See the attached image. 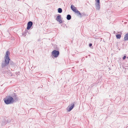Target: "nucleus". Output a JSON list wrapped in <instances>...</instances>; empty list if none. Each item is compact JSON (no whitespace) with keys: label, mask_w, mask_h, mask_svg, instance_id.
Listing matches in <instances>:
<instances>
[{"label":"nucleus","mask_w":128,"mask_h":128,"mask_svg":"<svg viewBox=\"0 0 128 128\" xmlns=\"http://www.w3.org/2000/svg\"><path fill=\"white\" fill-rule=\"evenodd\" d=\"M74 102L72 103L70 106L69 105L67 108V110L68 112L70 111L74 108Z\"/></svg>","instance_id":"obj_4"},{"label":"nucleus","mask_w":128,"mask_h":128,"mask_svg":"<svg viewBox=\"0 0 128 128\" xmlns=\"http://www.w3.org/2000/svg\"><path fill=\"white\" fill-rule=\"evenodd\" d=\"M77 14V15L80 17V18H81V14L82 13H81L80 11L78 10L76 12Z\"/></svg>","instance_id":"obj_9"},{"label":"nucleus","mask_w":128,"mask_h":128,"mask_svg":"<svg viewBox=\"0 0 128 128\" xmlns=\"http://www.w3.org/2000/svg\"><path fill=\"white\" fill-rule=\"evenodd\" d=\"M71 18V16L70 14H68L67 15L66 19L68 20H69Z\"/></svg>","instance_id":"obj_11"},{"label":"nucleus","mask_w":128,"mask_h":128,"mask_svg":"<svg viewBox=\"0 0 128 128\" xmlns=\"http://www.w3.org/2000/svg\"><path fill=\"white\" fill-rule=\"evenodd\" d=\"M126 56H124L122 58V59L123 60H125V58H126Z\"/></svg>","instance_id":"obj_17"},{"label":"nucleus","mask_w":128,"mask_h":128,"mask_svg":"<svg viewBox=\"0 0 128 128\" xmlns=\"http://www.w3.org/2000/svg\"><path fill=\"white\" fill-rule=\"evenodd\" d=\"M9 64H10V65L12 66H14L15 65L13 61L12 60H10L9 62Z\"/></svg>","instance_id":"obj_12"},{"label":"nucleus","mask_w":128,"mask_h":128,"mask_svg":"<svg viewBox=\"0 0 128 128\" xmlns=\"http://www.w3.org/2000/svg\"><path fill=\"white\" fill-rule=\"evenodd\" d=\"M28 32V30H26L24 31V32L22 34V35L24 36V37H25L26 36Z\"/></svg>","instance_id":"obj_13"},{"label":"nucleus","mask_w":128,"mask_h":128,"mask_svg":"<svg viewBox=\"0 0 128 128\" xmlns=\"http://www.w3.org/2000/svg\"><path fill=\"white\" fill-rule=\"evenodd\" d=\"M9 122V120H8V121H7L6 120H5V123L6 124L7 122Z\"/></svg>","instance_id":"obj_19"},{"label":"nucleus","mask_w":128,"mask_h":128,"mask_svg":"<svg viewBox=\"0 0 128 128\" xmlns=\"http://www.w3.org/2000/svg\"><path fill=\"white\" fill-rule=\"evenodd\" d=\"M33 22L31 21H29L28 23L26 29L27 30H29L32 26Z\"/></svg>","instance_id":"obj_6"},{"label":"nucleus","mask_w":128,"mask_h":128,"mask_svg":"<svg viewBox=\"0 0 128 128\" xmlns=\"http://www.w3.org/2000/svg\"><path fill=\"white\" fill-rule=\"evenodd\" d=\"M9 73L10 74V75L11 76L12 75V74L11 73V72H9Z\"/></svg>","instance_id":"obj_20"},{"label":"nucleus","mask_w":128,"mask_h":128,"mask_svg":"<svg viewBox=\"0 0 128 128\" xmlns=\"http://www.w3.org/2000/svg\"><path fill=\"white\" fill-rule=\"evenodd\" d=\"M14 96H7L4 99V102L6 104H13L16 102L15 100L17 98L16 95L14 93Z\"/></svg>","instance_id":"obj_1"},{"label":"nucleus","mask_w":128,"mask_h":128,"mask_svg":"<svg viewBox=\"0 0 128 128\" xmlns=\"http://www.w3.org/2000/svg\"><path fill=\"white\" fill-rule=\"evenodd\" d=\"M127 58H128V56L127 57Z\"/></svg>","instance_id":"obj_21"},{"label":"nucleus","mask_w":128,"mask_h":128,"mask_svg":"<svg viewBox=\"0 0 128 128\" xmlns=\"http://www.w3.org/2000/svg\"><path fill=\"white\" fill-rule=\"evenodd\" d=\"M124 39L125 41L128 40V33L125 35Z\"/></svg>","instance_id":"obj_10"},{"label":"nucleus","mask_w":128,"mask_h":128,"mask_svg":"<svg viewBox=\"0 0 128 128\" xmlns=\"http://www.w3.org/2000/svg\"><path fill=\"white\" fill-rule=\"evenodd\" d=\"M62 12V9L61 8H58V12L59 13H61Z\"/></svg>","instance_id":"obj_14"},{"label":"nucleus","mask_w":128,"mask_h":128,"mask_svg":"<svg viewBox=\"0 0 128 128\" xmlns=\"http://www.w3.org/2000/svg\"><path fill=\"white\" fill-rule=\"evenodd\" d=\"M52 54L54 58H57L59 54V52L58 50H54L52 52Z\"/></svg>","instance_id":"obj_3"},{"label":"nucleus","mask_w":128,"mask_h":128,"mask_svg":"<svg viewBox=\"0 0 128 128\" xmlns=\"http://www.w3.org/2000/svg\"><path fill=\"white\" fill-rule=\"evenodd\" d=\"M96 2V8L97 10H99L100 8V0H95Z\"/></svg>","instance_id":"obj_5"},{"label":"nucleus","mask_w":128,"mask_h":128,"mask_svg":"<svg viewBox=\"0 0 128 128\" xmlns=\"http://www.w3.org/2000/svg\"><path fill=\"white\" fill-rule=\"evenodd\" d=\"M87 16L86 14H85L84 12L82 13L81 18L84 16Z\"/></svg>","instance_id":"obj_15"},{"label":"nucleus","mask_w":128,"mask_h":128,"mask_svg":"<svg viewBox=\"0 0 128 128\" xmlns=\"http://www.w3.org/2000/svg\"><path fill=\"white\" fill-rule=\"evenodd\" d=\"M92 44L91 43L89 44V46L90 47H91V46H92Z\"/></svg>","instance_id":"obj_18"},{"label":"nucleus","mask_w":128,"mask_h":128,"mask_svg":"<svg viewBox=\"0 0 128 128\" xmlns=\"http://www.w3.org/2000/svg\"><path fill=\"white\" fill-rule=\"evenodd\" d=\"M116 38L120 39L121 37V35L120 34H117L116 35Z\"/></svg>","instance_id":"obj_16"},{"label":"nucleus","mask_w":128,"mask_h":128,"mask_svg":"<svg viewBox=\"0 0 128 128\" xmlns=\"http://www.w3.org/2000/svg\"><path fill=\"white\" fill-rule=\"evenodd\" d=\"M10 54V52L9 51L7 50L4 57V61H2V63L1 66L2 68H4L9 64V62L10 60L9 56Z\"/></svg>","instance_id":"obj_2"},{"label":"nucleus","mask_w":128,"mask_h":128,"mask_svg":"<svg viewBox=\"0 0 128 128\" xmlns=\"http://www.w3.org/2000/svg\"><path fill=\"white\" fill-rule=\"evenodd\" d=\"M71 8L72 10L75 12V13L77 12L78 10L76 7H74V6L73 5H71Z\"/></svg>","instance_id":"obj_8"},{"label":"nucleus","mask_w":128,"mask_h":128,"mask_svg":"<svg viewBox=\"0 0 128 128\" xmlns=\"http://www.w3.org/2000/svg\"><path fill=\"white\" fill-rule=\"evenodd\" d=\"M61 15L58 14L57 16L56 20L58 21L60 23H61L62 22V21L61 20Z\"/></svg>","instance_id":"obj_7"}]
</instances>
